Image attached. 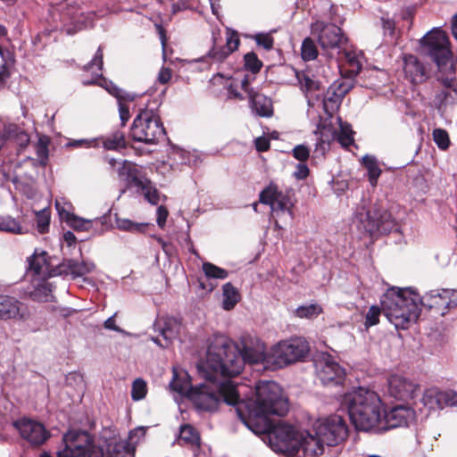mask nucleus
<instances>
[{
    "label": "nucleus",
    "instance_id": "1",
    "mask_svg": "<svg viewBox=\"0 0 457 457\" xmlns=\"http://www.w3.org/2000/svg\"><path fill=\"white\" fill-rule=\"evenodd\" d=\"M205 360L197 365L201 377L205 382L195 386L189 394V400L200 411H214L224 402L236 406L238 417L256 435H262L270 428V416H284L288 411V403L282 389L274 381H259L255 386L254 398L240 399V387L231 380L230 376L213 370L208 373L202 370Z\"/></svg>",
    "mask_w": 457,
    "mask_h": 457
},
{
    "label": "nucleus",
    "instance_id": "2",
    "mask_svg": "<svg viewBox=\"0 0 457 457\" xmlns=\"http://www.w3.org/2000/svg\"><path fill=\"white\" fill-rule=\"evenodd\" d=\"M270 448L276 453L296 454L301 449L305 455L318 457L324 453V446H335L348 436V427L339 415L319 419L312 425V432H299L295 427L270 419V428L262 433Z\"/></svg>",
    "mask_w": 457,
    "mask_h": 457
},
{
    "label": "nucleus",
    "instance_id": "3",
    "mask_svg": "<svg viewBox=\"0 0 457 457\" xmlns=\"http://www.w3.org/2000/svg\"><path fill=\"white\" fill-rule=\"evenodd\" d=\"M266 346L258 337L246 335L242 337L240 345H236L224 335H213L208 340L205 363L202 370L206 373L213 370L230 377L237 376L245 363H262L271 369Z\"/></svg>",
    "mask_w": 457,
    "mask_h": 457
},
{
    "label": "nucleus",
    "instance_id": "4",
    "mask_svg": "<svg viewBox=\"0 0 457 457\" xmlns=\"http://www.w3.org/2000/svg\"><path fill=\"white\" fill-rule=\"evenodd\" d=\"M341 406L347 410L356 429L377 430L383 413V403L373 390L360 386L344 394Z\"/></svg>",
    "mask_w": 457,
    "mask_h": 457
},
{
    "label": "nucleus",
    "instance_id": "5",
    "mask_svg": "<svg viewBox=\"0 0 457 457\" xmlns=\"http://www.w3.org/2000/svg\"><path fill=\"white\" fill-rule=\"evenodd\" d=\"M62 441L64 447L58 452V457H134L135 447L127 440L111 439L106 443L105 453L84 431L71 430Z\"/></svg>",
    "mask_w": 457,
    "mask_h": 457
},
{
    "label": "nucleus",
    "instance_id": "6",
    "mask_svg": "<svg viewBox=\"0 0 457 457\" xmlns=\"http://www.w3.org/2000/svg\"><path fill=\"white\" fill-rule=\"evenodd\" d=\"M420 302L412 287H393L381 298L382 312L396 329H407L420 314Z\"/></svg>",
    "mask_w": 457,
    "mask_h": 457
},
{
    "label": "nucleus",
    "instance_id": "7",
    "mask_svg": "<svg viewBox=\"0 0 457 457\" xmlns=\"http://www.w3.org/2000/svg\"><path fill=\"white\" fill-rule=\"evenodd\" d=\"M420 52L429 56L437 66L436 72H452L453 63L446 33L439 28L428 31L420 40Z\"/></svg>",
    "mask_w": 457,
    "mask_h": 457
},
{
    "label": "nucleus",
    "instance_id": "8",
    "mask_svg": "<svg viewBox=\"0 0 457 457\" xmlns=\"http://www.w3.org/2000/svg\"><path fill=\"white\" fill-rule=\"evenodd\" d=\"M130 136L135 141L154 145L164 138L165 129L159 115L154 110L144 109L134 119Z\"/></svg>",
    "mask_w": 457,
    "mask_h": 457
},
{
    "label": "nucleus",
    "instance_id": "9",
    "mask_svg": "<svg viewBox=\"0 0 457 457\" xmlns=\"http://www.w3.org/2000/svg\"><path fill=\"white\" fill-rule=\"evenodd\" d=\"M310 350L308 342L303 337H292L278 342L270 349L269 362L271 369L284 368L289 364L302 361Z\"/></svg>",
    "mask_w": 457,
    "mask_h": 457
},
{
    "label": "nucleus",
    "instance_id": "10",
    "mask_svg": "<svg viewBox=\"0 0 457 457\" xmlns=\"http://www.w3.org/2000/svg\"><path fill=\"white\" fill-rule=\"evenodd\" d=\"M353 223L361 233L373 237L378 233H389L396 223L391 213L386 210L373 208L356 213Z\"/></svg>",
    "mask_w": 457,
    "mask_h": 457
},
{
    "label": "nucleus",
    "instance_id": "11",
    "mask_svg": "<svg viewBox=\"0 0 457 457\" xmlns=\"http://www.w3.org/2000/svg\"><path fill=\"white\" fill-rule=\"evenodd\" d=\"M312 29L313 32H318L319 44L328 55L332 56L334 51L341 54L346 38L339 27L318 21L312 24Z\"/></svg>",
    "mask_w": 457,
    "mask_h": 457
},
{
    "label": "nucleus",
    "instance_id": "12",
    "mask_svg": "<svg viewBox=\"0 0 457 457\" xmlns=\"http://www.w3.org/2000/svg\"><path fill=\"white\" fill-rule=\"evenodd\" d=\"M420 306L436 310L440 315H445L451 309L457 307V289H435L420 297Z\"/></svg>",
    "mask_w": 457,
    "mask_h": 457
},
{
    "label": "nucleus",
    "instance_id": "13",
    "mask_svg": "<svg viewBox=\"0 0 457 457\" xmlns=\"http://www.w3.org/2000/svg\"><path fill=\"white\" fill-rule=\"evenodd\" d=\"M31 317V309L26 303L15 296L0 295V320L27 322Z\"/></svg>",
    "mask_w": 457,
    "mask_h": 457
},
{
    "label": "nucleus",
    "instance_id": "14",
    "mask_svg": "<svg viewBox=\"0 0 457 457\" xmlns=\"http://www.w3.org/2000/svg\"><path fill=\"white\" fill-rule=\"evenodd\" d=\"M416 417L412 408L407 405H397L386 411L383 408L381 422L377 430H387L399 427L409 426Z\"/></svg>",
    "mask_w": 457,
    "mask_h": 457
},
{
    "label": "nucleus",
    "instance_id": "15",
    "mask_svg": "<svg viewBox=\"0 0 457 457\" xmlns=\"http://www.w3.org/2000/svg\"><path fill=\"white\" fill-rule=\"evenodd\" d=\"M260 203L270 205L272 213L278 216L287 212L292 217L291 207L293 204L287 195L278 191L276 185L270 184L260 194Z\"/></svg>",
    "mask_w": 457,
    "mask_h": 457
},
{
    "label": "nucleus",
    "instance_id": "16",
    "mask_svg": "<svg viewBox=\"0 0 457 457\" xmlns=\"http://www.w3.org/2000/svg\"><path fill=\"white\" fill-rule=\"evenodd\" d=\"M21 436L31 445H41L49 437L50 434L40 422L21 419L13 423Z\"/></svg>",
    "mask_w": 457,
    "mask_h": 457
},
{
    "label": "nucleus",
    "instance_id": "17",
    "mask_svg": "<svg viewBox=\"0 0 457 457\" xmlns=\"http://www.w3.org/2000/svg\"><path fill=\"white\" fill-rule=\"evenodd\" d=\"M436 79L445 87V89L438 92L435 96V104L438 109L449 104L457 103V80L455 79L454 67L452 72H436Z\"/></svg>",
    "mask_w": 457,
    "mask_h": 457
},
{
    "label": "nucleus",
    "instance_id": "18",
    "mask_svg": "<svg viewBox=\"0 0 457 457\" xmlns=\"http://www.w3.org/2000/svg\"><path fill=\"white\" fill-rule=\"evenodd\" d=\"M420 391V386L412 379L401 375H392L388 379V393L398 400L415 398Z\"/></svg>",
    "mask_w": 457,
    "mask_h": 457
},
{
    "label": "nucleus",
    "instance_id": "19",
    "mask_svg": "<svg viewBox=\"0 0 457 457\" xmlns=\"http://www.w3.org/2000/svg\"><path fill=\"white\" fill-rule=\"evenodd\" d=\"M317 375L322 384H339L345 377V370L329 354L323 355L316 362Z\"/></svg>",
    "mask_w": 457,
    "mask_h": 457
},
{
    "label": "nucleus",
    "instance_id": "20",
    "mask_svg": "<svg viewBox=\"0 0 457 457\" xmlns=\"http://www.w3.org/2000/svg\"><path fill=\"white\" fill-rule=\"evenodd\" d=\"M404 77L411 84H421L430 78V71L413 54L403 55Z\"/></svg>",
    "mask_w": 457,
    "mask_h": 457
},
{
    "label": "nucleus",
    "instance_id": "21",
    "mask_svg": "<svg viewBox=\"0 0 457 457\" xmlns=\"http://www.w3.org/2000/svg\"><path fill=\"white\" fill-rule=\"evenodd\" d=\"M423 403L429 409H444L457 404V393L453 390L429 388L425 391Z\"/></svg>",
    "mask_w": 457,
    "mask_h": 457
},
{
    "label": "nucleus",
    "instance_id": "22",
    "mask_svg": "<svg viewBox=\"0 0 457 457\" xmlns=\"http://www.w3.org/2000/svg\"><path fill=\"white\" fill-rule=\"evenodd\" d=\"M213 46L209 51V56L216 62H223L230 54L235 52L240 44L237 32L228 29L226 45L220 46L217 42L215 33H212Z\"/></svg>",
    "mask_w": 457,
    "mask_h": 457
},
{
    "label": "nucleus",
    "instance_id": "23",
    "mask_svg": "<svg viewBox=\"0 0 457 457\" xmlns=\"http://www.w3.org/2000/svg\"><path fill=\"white\" fill-rule=\"evenodd\" d=\"M116 171L120 179L126 180L129 187L141 189L149 182V179L142 174L137 165L128 161H122Z\"/></svg>",
    "mask_w": 457,
    "mask_h": 457
},
{
    "label": "nucleus",
    "instance_id": "24",
    "mask_svg": "<svg viewBox=\"0 0 457 457\" xmlns=\"http://www.w3.org/2000/svg\"><path fill=\"white\" fill-rule=\"evenodd\" d=\"M47 253L45 251L37 253L29 258L28 275L31 278H48L53 276L50 265L46 259Z\"/></svg>",
    "mask_w": 457,
    "mask_h": 457
},
{
    "label": "nucleus",
    "instance_id": "25",
    "mask_svg": "<svg viewBox=\"0 0 457 457\" xmlns=\"http://www.w3.org/2000/svg\"><path fill=\"white\" fill-rule=\"evenodd\" d=\"M243 88L248 93L252 111L261 117H270L273 113L272 103L270 98L262 94L248 89L246 81L242 83Z\"/></svg>",
    "mask_w": 457,
    "mask_h": 457
},
{
    "label": "nucleus",
    "instance_id": "26",
    "mask_svg": "<svg viewBox=\"0 0 457 457\" xmlns=\"http://www.w3.org/2000/svg\"><path fill=\"white\" fill-rule=\"evenodd\" d=\"M105 87L109 91V93L115 96L118 100L119 114L121 121V126H125L127 121L130 118L129 108L125 102H133L135 100V96L117 87L112 82H105Z\"/></svg>",
    "mask_w": 457,
    "mask_h": 457
},
{
    "label": "nucleus",
    "instance_id": "27",
    "mask_svg": "<svg viewBox=\"0 0 457 457\" xmlns=\"http://www.w3.org/2000/svg\"><path fill=\"white\" fill-rule=\"evenodd\" d=\"M96 268V265L91 261L78 262L76 260H65L59 266V273L71 275L73 278L83 277L91 273Z\"/></svg>",
    "mask_w": 457,
    "mask_h": 457
},
{
    "label": "nucleus",
    "instance_id": "28",
    "mask_svg": "<svg viewBox=\"0 0 457 457\" xmlns=\"http://www.w3.org/2000/svg\"><path fill=\"white\" fill-rule=\"evenodd\" d=\"M31 283L34 287L29 293L32 300L41 303L54 301L53 286L47 278H31Z\"/></svg>",
    "mask_w": 457,
    "mask_h": 457
},
{
    "label": "nucleus",
    "instance_id": "29",
    "mask_svg": "<svg viewBox=\"0 0 457 457\" xmlns=\"http://www.w3.org/2000/svg\"><path fill=\"white\" fill-rule=\"evenodd\" d=\"M157 326L160 327V333L166 341V344L162 345L158 337L153 338V341L162 347H166L179 334L180 323L175 318H165L162 320H159Z\"/></svg>",
    "mask_w": 457,
    "mask_h": 457
},
{
    "label": "nucleus",
    "instance_id": "30",
    "mask_svg": "<svg viewBox=\"0 0 457 457\" xmlns=\"http://www.w3.org/2000/svg\"><path fill=\"white\" fill-rule=\"evenodd\" d=\"M5 132L8 136V141L14 142L18 146V151L26 148L30 141L29 134L19 125L14 123L5 124Z\"/></svg>",
    "mask_w": 457,
    "mask_h": 457
},
{
    "label": "nucleus",
    "instance_id": "31",
    "mask_svg": "<svg viewBox=\"0 0 457 457\" xmlns=\"http://www.w3.org/2000/svg\"><path fill=\"white\" fill-rule=\"evenodd\" d=\"M103 56V47L100 46L97 48L95 56L91 60V62L84 66L85 71H92L94 74V79L83 81L84 85L95 84L97 82L98 79L102 78Z\"/></svg>",
    "mask_w": 457,
    "mask_h": 457
},
{
    "label": "nucleus",
    "instance_id": "32",
    "mask_svg": "<svg viewBox=\"0 0 457 457\" xmlns=\"http://www.w3.org/2000/svg\"><path fill=\"white\" fill-rule=\"evenodd\" d=\"M170 387L181 395H187L188 399L191 390L195 388V386H191L189 376L186 372L180 374L174 372V377L170 383Z\"/></svg>",
    "mask_w": 457,
    "mask_h": 457
},
{
    "label": "nucleus",
    "instance_id": "33",
    "mask_svg": "<svg viewBox=\"0 0 457 457\" xmlns=\"http://www.w3.org/2000/svg\"><path fill=\"white\" fill-rule=\"evenodd\" d=\"M222 295V307L226 311L232 310L240 300L238 290L229 282L223 286Z\"/></svg>",
    "mask_w": 457,
    "mask_h": 457
},
{
    "label": "nucleus",
    "instance_id": "34",
    "mask_svg": "<svg viewBox=\"0 0 457 457\" xmlns=\"http://www.w3.org/2000/svg\"><path fill=\"white\" fill-rule=\"evenodd\" d=\"M102 143L104 147L107 150H119L126 147L124 133L119 130L103 137Z\"/></svg>",
    "mask_w": 457,
    "mask_h": 457
},
{
    "label": "nucleus",
    "instance_id": "35",
    "mask_svg": "<svg viewBox=\"0 0 457 457\" xmlns=\"http://www.w3.org/2000/svg\"><path fill=\"white\" fill-rule=\"evenodd\" d=\"M362 163L368 170V178L370 185L376 187L378 179L379 178L382 170L378 164V161L374 156L365 155L362 158Z\"/></svg>",
    "mask_w": 457,
    "mask_h": 457
},
{
    "label": "nucleus",
    "instance_id": "36",
    "mask_svg": "<svg viewBox=\"0 0 457 457\" xmlns=\"http://www.w3.org/2000/svg\"><path fill=\"white\" fill-rule=\"evenodd\" d=\"M0 231L20 235L23 234V228L19 220L10 215H0Z\"/></svg>",
    "mask_w": 457,
    "mask_h": 457
},
{
    "label": "nucleus",
    "instance_id": "37",
    "mask_svg": "<svg viewBox=\"0 0 457 457\" xmlns=\"http://www.w3.org/2000/svg\"><path fill=\"white\" fill-rule=\"evenodd\" d=\"M323 312L322 307L318 303L298 306L294 313L297 318L312 320L317 318Z\"/></svg>",
    "mask_w": 457,
    "mask_h": 457
},
{
    "label": "nucleus",
    "instance_id": "38",
    "mask_svg": "<svg viewBox=\"0 0 457 457\" xmlns=\"http://www.w3.org/2000/svg\"><path fill=\"white\" fill-rule=\"evenodd\" d=\"M343 56L349 66V71L357 75L362 67V54L355 51H344Z\"/></svg>",
    "mask_w": 457,
    "mask_h": 457
},
{
    "label": "nucleus",
    "instance_id": "39",
    "mask_svg": "<svg viewBox=\"0 0 457 457\" xmlns=\"http://www.w3.org/2000/svg\"><path fill=\"white\" fill-rule=\"evenodd\" d=\"M36 214L37 229L40 234L48 231L50 225V210L48 206L43 207L41 210H33Z\"/></svg>",
    "mask_w": 457,
    "mask_h": 457
},
{
    "label": "nucleus",
    "instance_id": "40",
    "mask_svg": "<svg viewBox=\"0 0 457 457\" xmlns=\"http://www.w3.org/2000/svg\"><path fill=\"white\" fill-rule=\"evenodd\" d=\"M116 224L119 229L131 233H144L149 226L148 223L134 222L129 219H117Z\"/></svg>",
    "mask_w": 457,
    "mask_h": 457
},
{
    "label": "nucleus",
    "instance_id": "41",
    "mask_svg": "<svg viewBox=\"0 0 457 457\" xmlns=\"http://www.w3.org/2000/svg\"><path fill=\"white\" fill-rule=\"evenodd\" d=\"M318 48L314 40L311 37L303 39L301 46V56L304 61H312L318 56Z\"/></svg>",
    "mask_w": 457,
    "mask_h": 457
},
{
    "label": "nucleus",
    "instance_id": "42",
    "mask_svg": "<svg viewBox=\"0 0 457 457\" xmlns=\"http://www.w3.org/2000/svg\"><path fill=\"white\" fill-rule=\"evenodd\" d=\"M353 132L348 123H340V129L337 133V139L343 147H348L353 144Z\"/></svg>",
    "mask_w": 457,
    "mask_h": 457
},
{
    "label": "nucleus",
    "instance_id": "43",
    "mask_svg": "<svg viewBox=\"0 0 457 457\" xmlns=\"http://www.w3.org/2000/svg\"><path fill=\"white\" fill-rule=\"evenodd\" d=\"M179 440L187 444L198 446L200 443V436L192 426L185 425L180 428Z\"/></svg>",
    "mask_w": 457,
    "mask_h": 457
},
{
    "label": "nucleus",
    "instance_id": "44",
    "mask_svg": "<svg viewBox=\"0 0 457 457\" xmlns=\"http://www.w3.org/2000/svg\"><path fill=\"white\" fill-rule=\"evenodd\" d=\"M50 140L46 136L39 137L37 144L35 145L36 154L37 158L39 159V162L41 165H46V161L48 159V145Z\"/></svg>",
    "mask_w": 457,
    "mask_h": 457
},
{
    "label": "nucleus",
    "instance_id": "45",
    "mask_svg": "<svg viewBox=\"0 0 457 457\" xmlns=\"http://www.w3.org/2000/svg\"><path fill=\"white\" fill-rule=\"evenodd\" d=\"M203 270L206 277L210 278L225 279L228 276V272L211 262L203 263Z\"/></svg>",
    "mask_w": 457,
    "mask_h": 457
},
{
    "label": "nucleus",
    "instance_id": "46",
    "mask_svg": "<svg viewBox=\"0 0 457 457\" xmlns=\"http://www.w3.org/2000/svg\"><path fill=\"white\" fill-rule=\"evenodd\" d=\"M147 393V385L142 378H137L132 383L131 398L134 401L144 399Z\"/></svg>",
    "mask_w": 457,
    "mask_h": 457
},
{
    "label": "nucleus",
    "instance_id": "47",
    "mask_svg": "<svg viewBox=\"0 0 457 457\" xmlns=\"http://www.w3.org/2000/svg\"><path fill=\"white\" fill-rule=\"evenodd\" d=\"M433 140L441 150H446L450 145V138L447 131L443 129H435L432 133Z\"/></svg>",
    "mask_w": 457,
    "mask_h": 457
},
{
    "label": "nucleus",
    "instance_id": "48",
    "mask_svg": "<svg viewBox=\"0 0 457 457\" xmlns=\"http://www.w3.org/2000/svg\"><path fill=\"white\" fill-rule=\"evenodd\" d=\"M66 222L69 226L78 231L89 230L93 225V220H85L74 214Z\"/></svg>",
    "mask_w": 457,
    "mask_h": 457
},
{
    "label": "nucleus",
    "instance_id": "49",
    "mask_svg": "<svg viewBox=\"0 0 457 457\" xmlns=\"http://www.w3.org/2000/svg\"><path fill=\"white\" fill-rule=\"evenodd\" d=\"M244 60L245 69L251 71L253 73L258 72L262 66V62L258 59L257 55L253 52L246 54L244 57Z\"/></svg>",
    "mask_w": 457,
    "mask_h": 457
},
{
    "label": "nucleus",
    "instance_id": "50",
    "mask_svg": "<svg viewBox=\"0 0 457 457\" xmlns=\"http://www.w3.org/2000/svg\"><path fill=\"white\" fill-rule=\"evenodd\" d=\"M145 198L151 204H157L160 200V195L158 190L153 186L152 182L149 180L147 185H145L144 187L140 189Z\"/></svg>",
    "mask_w": 457,
    "mask_h": 457
},
{
    "label": "nucleus",
    "instance_id": "51",
    "mask_svg": "<svg viewBox=\"0 0 457 457\" xmlns=\"http://www.w3.org/2000/svg\"><path fill=\"white\" fill-rule=\"evenodd\" d=\"M297 79L301 86V88L306 92L317 90L319 88V83L304 73H297Z\"/></svg>",
    "mask_w": 457,
    "mask_h": 457
},
{
    "label": "nucleus",
    "instance_id": "52",
    "mask_svg": "<svg viewBox=\"0 0 457 457\" xmlns=\"http://www.w3.org/2000/svg\"><path fill=\"white\" fill-rule=\"evenodd\" d=\"M55 208L62 220L67 221L72 215V206L70 203L59 199L55 200Z\"/></svg>",
    "mask_w": 457,
    "mask_h": 457
},
{
    "label": "nucleus",
    "instance_id": "53",
    "mask_svg": "<svg viewBox=\"0 0 457 457\" xmlns=\"http://www.w3.org/2000/svg\"><path fill=\"white\" fill-rule=\"evenodd\" d=\"M253 39L265 50H270L273 47L274 40L270 33H258L253 36Z\"/></svg>",
    "mask_w": 457,
    "mask_h": 457
},
{
    "label": "nucleus",
    "instance_id": "54",
    "mask_svg": "<svg viewBox=\"0 0 457 457\" xmlns=\"http://www.w3.org/2000/svg\"><path fill=\"white\" fill-rule=\"evenodd\" d=\"M337 96L344 98L352 88V85L345 80H337L329 87Z\"/></svg>",
    "mask_w": 457,
    "mask_h": 457
},
{
    "label": "nucleus",
    "instance_id": "55",
    "mask_svg": "<svg viewBox=\"0 0 457 457\" xmlns=\"http://www.w3.org/2000/svg\"><path fill=\"white\" fill-rule=\"evenodd\" d=\"M381 312L382 308L380 309L378 306L372 305L366 314L365 325L367 327L377 325L379 322Z\"/></svg>",
    "mask_w": 457,
    "mask_h": 457
},
{
    "label": "nucleus",
    "instance_id": "56",
    "mask_svg": "<svg viewBox=\"0 0 457 457\" xmlns=\"http://www.w3.org/2000/svg\"><path fill=\"white\" fill-rule=\"evenodd\" d=\"M292 154L296 160L303 162L308 160L310 156V150L304 145H297L293 148Z\"/></svg>",
    "mask_w": 457,
    "mask_h": 457
},
{
    "label": "nucleus",
    "instance_id": "57",
    "mask_svg": "<svg viewBox=\"0 0 457 457\" xmlns=\"http://www.w3.org/2000/svg\"><path fill=\"white\" fill-rule=\"evenodd\" d=\"M337 93H335L330 87H328L327 96L324 99V105L326 108H328V105L331 104V108L333 109L335 107H337L341 104L343 98L337 96Z\"/></svg>",
    "mask_w": 457,
    "mask_h": 457
},
{
    "label": "nucleus",
    "instance_id": "58",
    "mask_svg": "<svg viewBox=\"0 0 457 457\" xmlns=\"http://www.w3.org/2000/svg\"><path fill=\"white\" fill-rule=\"evenodd\" d=\"M168 214H169V212H168V210L166 209V207L160 205L157 208L156 221L160 228H164V226L166 224Z\"/></svg>",
    "mask_w": 457,
    "mask_h": 457
},
{
    "label": "nucleus",
    "instance_id": "59",
    "mask_svg": "<svg viewBox=\"0 0 457 457\" xmlns=\"http://www.w3.org/2000/svg\"><path fill=\"white\" fill-rule=\"evenodd\" d=\"M309 175V168L303 162H300L296 165L294 176L297 179H304Z\"/></svg>",
    "mask_w": 457,
    "mask_h": 457
},
{
    "label": "nucleus",
    "instance_id": "60",
    "mask_svg": "<svg viewBox=\"0 0 457 457\" xmlns=\"http://www.w3.org/2000/svg\"><path fill=\"white\" fill-rule=\"evenodd\" d=\"M381 22H382V29L384 31V35L385 36L388 35V36L392 37L395 33V28L394 21L390 20V19L382 18Z\"/></svg>",
    "mask_w": 457,
    "mask_h": 457
},
{
    "label": "nucleus",
    "instance_id": "61",
    "mask_svg": "<svg viewBox=\"0 0 457 457\" xmlns=\"http://www.w3.org/2000/svg\"><path fill=\"white\" fill-rule=\"evenodd\" d=\"M254 145L258 152H264L270 148V140L265 137H259L254 140Z\"/></svg>",
    "mask_w": 457,
    "mask_h": 457
},
{
    "label": "nucleus",
    "instance_id": "62",
    "mask_svg": "<svg viewBox=\"0 0 457 457\" xmlns=\"http://www.w3.org/2000/svg\"><path fill=\"white\" fill-rule=\"evenodd\" d=\"M171 75L172 73L170 69L162 67L158 73L157 80L161 84H166L170 80Z\"/></svg>",
    "mask_w": 457,
    "mask_h": 457
},
{
    "label": "nucleus",
    "instance_id": "63",
    "mask_svg": "<svg viewBox=\"0 0 457 457\" xmlns=\"http://www.w3.org/2000/svg\"><path fill=\"white\" fill-rule=\"evenodd\" d=\"M156 29L158 31L159 37H160V40H161V43H162V58H163L164 61H166V42H167V37H166L165 29L161 25H156Z\"/></svg>",
    "mask_w": 457,
    "mask_h": 457
},
{
    "label": "nucleus",
    "instance_id": "64",
    "mask_svg": "<svg viewBox=\"0 0 457 457\" xmlns=\"http://www.w3.org/2000/svg\"><path fill=\"white\" fill-rule=\"evenodd\" d=\"M104 326L106 329H109V330H113V331H117V332H121V328H119L118 326H116L115 324V320H114V315L108 318L104 323Z\"/></svg>",
    "mask_w": 457,
    "mask_h": 457
}]
</instances>
